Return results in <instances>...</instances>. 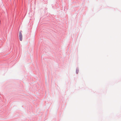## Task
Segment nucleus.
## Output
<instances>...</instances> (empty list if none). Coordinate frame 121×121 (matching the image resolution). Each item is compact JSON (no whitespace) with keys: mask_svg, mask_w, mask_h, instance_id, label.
Listing matches in <instances>:
<instances>
[{"mask_svg":"<svg viewBox=\"0 0 121 121\" xmlns=\"http://www.w3.org/2000/svg\"><path fill=\"white\" fill-rule=\"evenodd\" d=\"M19 38L20 40L22 41V33L20 31L19 32Z\"/></svg>","mask_w":121,"mask_h":121,"instance_id":"1","label":"nucleus"},{"mask_svg":"<svg viewBox=\"0 0 121 121\" xmlns=\"http://www.w3.org/2000/svg\"><path fill=\"white\" fill-rule=\"evenodd\" d=\"M78 71H79V70L78 69H76V72L77 73H78Z\"/></svg>","mask_w":121,"mask_h":121,"instance_id":"2","label":"nucleus"}]
</instances>
